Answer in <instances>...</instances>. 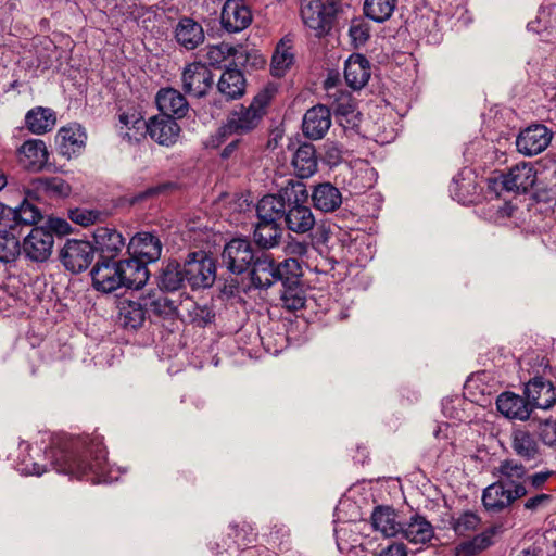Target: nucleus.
<instances>
[{
	"instance_id": "49",
	"label": "nucleus",
	"mask_w": 556,
	"mask_h": 556,
	"mask_svg": "<svg viewBox=\"0 0 556 556\" xmlns=\"http://www.w3.org/2000/svg\"><path fill=\"white\" fill-rule=\"evenodd\" d=\"M282 230L277 223L258 220L253 232L254 242L262 249L278 245Z\"/></svg>"
},
{
	"instance_id": "42",
	"label": "nucleus",
	"mask_w": 556,
	"mask_h": 556,
	"mask_svg": "<svg viewBox=\"0 0 556 556\" xmlns=\"http://www.w3.org/2000/svg\"><path fill=\"white\" fill-rule=\"evenodd\" d=\"M503 532L502 525H495L456 547V556H476L492 545V538Z\"/></svg>"
},
{
	"instance_id": "13",
	"label": "nucleus",
	"mask_w": 556,
	"mask_h": 556,
	"mask_svg": "<svg viewBox=\"0 0 556 556\" xmlns=\"http://www.w3.org/2000/svg\"><path fill=\"white\" fill-rule=\"evenodd\" d=\"M72 188L62 177H40L30 180L27 186V197L36 198L37 202L67 198Z\"/></svg>"
},
{
	"instance_id": "17",
	"label": "nucleus",
	"mask_w": 556,
	"mask_h": 556,
	"mask_svg": "<svg viewBox=\"0 0 556 556\" xmlns=\"http://www.w3.org/2000/svg\"><path fill=\"white\" fill-rule=\"evenodd\" d=\"M252 13L243 0H226L224 3L220 23L228 33H239L250 26Z\"/></svg>"
},
{
	"instance_id": "7",
	"label": "nucleus",
	"mask_w": 556,
	"mask_h": 556,
	"mask_svg": "<svg viewBox=\"0 0 556 556\" xmlns=\"http://www.w3.org/2000/svg\"><path fill=\"white\" fill-rule=\"evenodd\" d=\"M528 489L522 485L507 488L495 481L482 492V504L488 513L498 514L508 509L517 500L526 496Z\"/></svg>"
},
{
	"instance_id": "15",
	"label": "nucleus",
	"mask_w": 556,
	"mask_h": 556,
	"mask_svg": "<svg viewBox=\"0 0 556 556\" xmlns=\"http://www.w3.org/2000/svg\"><path fill=\"white\" fill-rule=\"evenodd\" d=\"M333 10L328 9L320 0H302L301 17L306 27L320 37L331 25Z\"/></svg>"
},
{
	"instance_id": "30",
	"label": "nucleus",
	"mask_w": 556,
	"mask_h": 556,
	"mask_svg": "<svg viewBox=\"0 0 556 556\" xmlns=\"http://www.w3.org/2000/svg\"><path fill=\"white\" fill-rule=\"evenodd\" d=\"M283 187L277 194L264 195L257 203L256 213L258 220L277 223L283 219L288 206Z\"/></svg>"
},
{
	"instance_id": "47",
	"label": "nucleus",
	"mask_w": 556,
	"mask_h": 556,
	"mask_svg": "<svg viewBox=\"0 0 556 556\" xmlns=\"http://www.w3.org/2000/svg\"><path fill=\"white\" fill-rule=\"evenodd\" d=\"M186 281L184 265L172 261L168 262L160 271L157 277L159 289L167 292H174L180 289Z\"/></svg>"
},
{
	"instance_id": "3",
	"label": "nucleus",
	"mask_w": 556,
	"mask_h": 556,
	"mask_svg": "<svg viewBox=\"0 0 556 556\" xmlns=\"http://www.w3.org/2000/svg\"><path fill=\"white\" fill-rule=\"evenodd\" d=\"M271 98L273 92L264 89L253 98L249 106L241 105L232 110L226 124L219 128L220 135H244L255 129L266 114Z\"/></svg>"
},
{
	"instance_id": "52",
	"label": "nucleus",
	"mask_w": 556,
	"mask_h": 556,
	"mask_svg": "<svg viewBox=\"0 0 556 556\" xmlns=\"http://www.w3.org/2000/svg\"><path fill=\"white\" fill-rule=\"evenodd\" d=\"M450 191L455 200L466 203L470 201L469 195L476 192V185L470 178L465 177V172H462L453 178Z\"/></svg>"
},
{
	"instance_id": "57",
	"label": "nucleus",
	"mask_w": 556,
	"mask_h": 556,
	"mask_svg": "<svg viewBox=\"0 0 556 556\" xmlns=\"http://www.w3.org/2000/svg\"><path fill=\"white\" fill-rule=\"evenodd\" d=\"M350 37L355 46H363L369 39V26L363 21H353L350 29Z\"/></svg>"
},
{
	"instance_id": "19",
	"label": "nucleus",
	"mask_w": 556,
	"mask_h": 556,
	"mask_svg": "<svg viewBox=\"0 0 556 556\" xmlns=\"http://www.w3.org/2000/svg\"><path fill=\"white\" fill-rule=\"evenodd\" d=\"M144 131L159 144L169 147L177 142L180 126L175 118L160 114L147 122Z\"/></svg>"
},
{
	"instance_id": "8",
	"label": "nucleus",
	"mask_w": 556,
	"mask_h": 556,
	"mask_svg": "<svg viewBox=\"0 0 556 556\" xmlns=\"http://www.w3.org/2000/svg\"><path fill=\"white\" fill-rule=\"evenodd\" d=\"M326 101L329 110H332L339 123L346 127L348 125L354 126L357 119V112L353 102L351 93L339 88L334 80L331 78L325 81Z\"/></svg>"
},
{
	"instance_id": "44",
	"label": "nucleus",
	"mask_w": 556,
	"mask_h": 556,
	"mask_svg": "<svg viewBox=\"0 0 556 556\" xmlns=\"http://www.w3.org/2000/svg\"><path fill=\"white\" fill-rule=\"evenodd\" d=\"M497 409L507 418L525 420L530 410L525 400L514 393H502L496 401Z\"/></svg>"
},
{
	"instance_id": "28",
	"label": "nucleus",
	"mask_w": 556,
	"mask_h": 556,
	"mask_svg": "<svg viewBox=\"0 0 556 556\" xmlns=\"http://www.w3.org/2000/svg\"><path fill=\"white\" fill-rule=\"evenodd\" d=\"M371 76L370 62L362 54H352L345 62L344 77L354 90L365 87Z\"/></svg>"
},
{
	"instance_id": "12",
	"label": "nucleus",
	"mask_w": 556,
	"mask_h": 556,
	"mask_svg": "<svg viewBox=\"0 0 556 556\" xmlns=\"http://www.w3.org/2000/svg\"><path fill=\"white\" fill-rule=\"evenodd\" d=\"M54 244V237L50 230L42 227H35L24 238L21 253L33 262H45L51 253Z\"/></svg>"
},
{
	"instance_id": "33",
	"label": "nucleus",
	"mask_w": 556,
	"mask_h": 556,
	"mask_svg": "<svg viewBox=\"0 0 556 556\" xmlns=\"http://www.w3.org/2000/svg\"><path fill=\"white\" fill-rule=\"evenodd\" d=\"M511 448L517 456L527 462L535 460L541 456V448L535 435L525 428L513 431Z\"/></svg>"
},
{
	"instance_id": "64",
	"label": "nucleus",
	"mask_w": 556,
	"mask_h": 556,
	"mask_svg": "<svg viewBox=\"0 0 556 556\" xmlns=\"http://www.w3.org/2000/svg\"><path fill=\"white\" fill-rule=\"evenodd\" d=\"M50 226L53 230L60 233H66L71 229L70 224L66 220L55 218L50 220Z\"/></svg>"
},
{
	"instance_id": "39",
	"label": "nucleus",
	"mask_w": 556,
	"mask_h": 556,
	"mask_svg": "<svg viewBox=\"0 0 556 556\" xmlns=\"http://www.w3.org/2000/svg\"><path fill=\"white\" fill-rule=\"evenodd\" d=\"M147 317L141 295L136 300L124 299L118 304V320L125 328L141 327Z\"/></svg>"
},
{
	"instance_id": "32",
	"label": "nucleus",
	"mask_w": 556,
	"mask_h": 556,
	"mask_svg": "<svg viewBox=\"0 0 556 556\" xmlns=\"http://www.w3.org/2000/svg\"><path fill=\"white\" fill-rule=\"evenodd\" d=\"M492 475L497 478V482L507 488L522 485L525 489H528L525 484L527 468L516 459L502 460L498 466L493 468Z\"/></svg>"
},
{
	"instance_id": "22",
	"label": "nucleus",
	"mask_w": 556,
	"mask_h": 556,
	"mask_svg": "<svg viewBox=\"0 0 556 556\" xmlns=\"http://www.w3.org/2000/svg\"><path fill=\"white\" fill-rule=\"evenodd\" d=\"M331 126V114L327 105L319 104L307 110L303 117V134L313 140L321 139Z\"/></svg>"
},
{
	"instance_id": "26",
	"label": "nucleus",
	"mask_w": 556,
	"mask_h": 556,
	"mask_svg": "<svg viewBox=\"0 0 556 556\" xmlns=\"http://www.w3.org/2000/svg\"><path fill=\"white\" fill-rule=\"evenodd\" d=\"M554 353L555 364L553 366L545 356L533 352L522 358L521 366L523 364L528 366L529 378L527 382H553V379L556 380V345Z\"/></svg>"
},
{
	"instance_id": "51",
	"label": "nucleus",
	"mask_w": 556,
	"mask_h": 556,
	"mask_svg": "<svg viewBox=\"0 0 556 556\" xmlns=\"http://www.w3.org/2000/svg\"><path fill=\"white\" fill-rule=\"evenodd\" d=\"M118 112V121L122 128L135 130L136 134L143 135L147 122L138 106L128 105L125 109L121 106Z\"/></svg>"
},
{
	"instance_id": "45",
	"label": "nucleus",
	"mask_w": 556,
	"mask_h": 556,
	"mask_svg": "<svg viewBox=\"0 0 556 556\" xmlns=\"http://www.w3.org/2000/svg\"><path fill=\"white\" fill-rule=\"evenodd\" d=\"M401 533L412 543L425 544L432 539L433 528L424 517L415 515L408 523L403 525Z\"/></svg>"
},
{
	"instance_id": "18",
	"label": "nucleus",
	"mask_w": 556,
	"mask_h": 556,
	"mask_svg": "<svg viewBox=\"0 0 556 556\" xmlns=\"http://www.w3.org/2000/svg\"><path fill=\"white\" fill-rule=\"evenodd\" d=\"M101 258L91 270L93 287L104 293H111L122 287L118 262Z\"/></svg>"
},
{
	"instance_id": "58",
	"label": "nucleus",
	"mask_w": 556,
	"mask_h": 556,
	"mask_svg": "<svg viewBox=\"0 0 556 556\" xmlns=\"http://www.w3.org/2000/svg\"><path fill=\"white\" fill-rule=\"evenodd\" d=\"M99 213L86 208H75L70 211V218L77 225L89 226L96 223Z\"/></svg>"
},
{
	"instance_id": "40",
	"label": "nucleus",
	"mask_w": 556,
	"mask_h": 556,
	"mask_svg": "<svg viewBox=\"0 0 556 556\" xmlns=\"http://www.w3.org/2000/svg\"><path fill=\"white\" fill-rule=\"evenodd\" d=\"M21 231H17L11 224L3 219L0 222V262H13L21 254Z\"/></svg>"
},
{
	"instance_id": "11",
	"label": "nucleus",
	"mask_w": 556,
	"mask_h": 556,
	"mask_svg": "<svg viewBox=\"0 0 556 556\" xmlns=\"http://www.w3.org/2000/svg\"><path fill=\"white\" fill-rule=\"evenodd\" d=\"M182 90L195 98L204 97L213 86V75L202 62H193L185 66L181 73Z\"/></svg>"
},
{
	"instance_id": "27",
	"label": "nucleus",
	"mask_w": 556,
	"mask_h": 556,
	"mask_svg": "<svg viewBox=\"0 0 556 556\" xmlns=\"http://www.w3.org/2000/svg\"><path fill=\"white\" fill-rule=\"evenodd\" d=\"M144 261L131 255L130 258L118 262L122 287L140 289L149 279V270Z\"/></svg>"
},
{
	"instance_id": "48",
	"label": "nucleus",
	"mask_w": 556,
	"mask_h": 556,
	"mask_svg": "<svg viewBox=\"0 0 556 556\" xmlns=\"http://www.w3.org/2000/svg\"><path fill=\"white\" fill-rule=\"evenodd\" d=\"M525 393L529 402L538 408L548 409L556 402L554 384H525Z\"/></svg>"
},
{
	"instance_id": "56",
	"label": "nucleus",
	"mask_w": 556,
	"mask_h": 556,
	"mask_svg": "<svg viewBox=\"0 0 556 556\" xmlns=\"http://www.w3.org/2000/svg\"><path fill=\"white\" fill-rule=\"evenodd\" d=\"M283 252L289 257L287 260L298 261L308 252V244L305 241H300L293 237H289L283 247Z\"/></svg>"
},
{
	"instance_id": "23",
	"label": "nucleus",
	"mask_w": 556,
	"mask_h": 556,
	"mask_svg": "<svg viewBox=\"0 0 556 556\" xmlns=\"http://www.w3.org/2000/svg\"><path fill=\"white\" fill-rule=\"evenodd\" d=\"M302 276V268L299 264L296 273H289L283 276L280 300L281 304L288 311H298L304 307L306 296L305 292L300 283V277Z\"/></svg>"
},
{
	"instance_id": "9",
	"label": "nucleus",
	"mask_w": 556,
	"mask_h": 556,
	"mask_svg": "<svg viewBox=\"0 0 556 556\" xmlns=\"http://www.w3.org/2000/svg\"><path fill=\"white\" fill-rule=\"evenodd\" d=\"M62 265L74 274L86 270L94 258L93 245L85 240L68 239L59 254Z\"/></svg>"
},
{
	"instance_id": "31",
	"label": "nucleus",
	"mask_w": 556,
	"mask_h": 556,
	"mask_svg": "<svg viewBox=\"0 0 556 556\" xmlns=\"http://www.w3.org/2000/svg\"><path fill=\"white\" fill-rule=\"evenodd\" d=\"M86 139L87 135L80 125L71 124L62 127L58 132L59 151L71 159L85 147Z\"/></svg>"
},
{
	"instance_id": "14",
	"label": "nucleus",
	"mask_w": 556,
	"mask_h": 556,
	"mask_svg": "<svg viewBox=\"0 0 556 556\" xmlns=\"http://www.w3.org/2000/svg\"><path fill=\"white\" fill-rule=\"evenodd\" d=\"M553 132L543 124H534L518 135L516 147L518 152L526 156H533L543 152L551 143Z\"/></svg>"
},
{
	"instance_id": "41",
	"label": "nucleus",
	"mask_w": 556,
	"mask_h": 556,
	"mask_svg": "<svg viewBox=\"0 0 556 556\" xmlns=\"http://www.w3.org/2000/svg\"><path fill=\"white\" fill-rule=\"evenodd\" d=\"M217 89L227 100L241 98L245 91V78L242 72L238 68L224 71L218 79Z\"/></svg>"
},
{
	"instance_id": "25",
	"label": "nucleus",
	"mask_w": 556,
	"mask_h": 556,
	"mask_svg": "<svg viewBox=\"0 0 556 556\" xmlns=\"http://www.w3.org/2000/svg\"><path fill=\"white\" fill-rule=\"evenodd\" d=\"M94 251L101 258H114L125 247V239L114 228L98 227L93 232Z\"/></svg>"
},
{
	"instance_id": "55",
	"label": "nucleus",
	"mask_w": 556,
	"mask_h": 556,
	"mask_svg": "<svg viewBox=\"0 0 556 556\" xmlns=\"http://www.w3.org/2000/svg\"><path fill=\"white\" fill-rule=\"evenodd\" d=\"M538 435L547 446H556V418L541 420L538 425Z\"/></svg>"
},
{
	"instance_id": "29",
	"label": "nucleus",
	"mask_w": 556,
	"mask_h": 556,
	"mask_svg": "<svg viewBox=\"0 0 556 556\" xmlns=\"http://www.w3.org/2000/svg\"><path fill=\"white\" fill-rule=\"evenodd\" d=\"M159 110L162 115L181 118L189 111V104L186 98L174 88H162L155 98Z\"/></svg>"
},
{
	"instance_id": "4",
	"label": "nucleus",
	"mask_w": 556,
	"mask_h": 556,
	"mask_svg": "<svg viewBox=\"0 0 556 556\" xmlns=\"http://www.w3.org/2000/svg\"><path fill=\"white\" fill-rule=\"evenodd\" d=\"M251 281L256 288L267 289L277 281H282L283 276L289 273H296L299 262L294 260H285L275 264L274 258L266 252H257L251 266Z\"/></svg>"
},
{
	"instance_id": "24",
	"label": "nucleus",
	"mask_w": 556,
	"mask_h": 556,
	"mask_svg": "<svg viewBox=\"0 0 556 556\" xmlns=\"http://www.w3.org/2000/svg\"><path fill=\"white\" fill-rule=\"evenodd\" d=\"M129 254L152 263L160 258L162 252V243L157 237L150 232H139L134 236L127 248Z\"/></svg>"
},
{
	"instance_id": "60",
	"label": "nucleus",
	"mask_w": 556,
	"mask_h": 556,
	"mask_svg": "<svg viewBox=\"0 0 556 556\" xmlns=\"http://www.w3.org/2000/svg\"><path fill=\"white\" fill-rule=\"evenodd\" d=\"M230 527L235 533L233 542L238 545V547L244 546L252 542V536H254V534L252 532V528L249 525H243L240 529L239 525H231Z\"/></svg>"
},
{
	"instance_id": "35",
	"label": "nucleus",
	"mask_w": 556,
	"mask_h": 556,
	"mask_svg": "<svg viewBox=\"0 0 556 556\" xmlns=\"http://www.w3.org/2000/svg\"><path fill=\"white\" fill-rule=\"evenodd\" d=\"M312 201L316 210L331 213L341 206L342 194L332 184L323 182L314 187Z\"/></svg>"
},
{
	"instance_id": "10",
	"label": "nucleus",
	"mask_w": 556,
	"mask_h": 556,
	"mask_svg": "<svg viewBox=\"0 0 556 556\" xmlns=\"http://www.w3.org/2000/svg\"><path fill=\"white\" fill-rule=\"evenodd\" d=\"M256 254L250 241L232 239L223 250L222 263L230 273L239 275L250 268Z\"/></svg>"
},
{
	"instance_id": "36",
	"label": "nucleus",
	"mask_w": 556,
	"mask_h": 556,
	"mask_svg": "<svg viewBox=\"0 0 556 556\" xmlns=\"http://www.w3.org/2000/svg\"><path fill=\"white\" fill-rule=\"evenodd\" d=\"M371 525L386 538H393L401 533L403 523L397 513L391 507H377L371 514Z\"/></svg>"
},
{
	"instance_id": "20",
	"label": "nucleus",
	"mask_w": 556,
	"mask_h": 556,
	"mask_svg": "<svg viewBox=\"0 0 556 556\" xmlns=\"http://www.w3.org/2000/svg\"><path fill=\"white\" fill-rule=\"evenodd\" d=\"M536 180V170L533 164L521 162L513 166L502 176V185L505 190L525 193L530 190Z\"/></svg>"
},
{
	"instance_id": "43",
	"label": "nucleus",
	"mask_w": 556,
	"mask_h": 556,
	"mask_svg": "<svg viewBox=\"0 0 556 556\" xmlns=\"http://www.w3.org/2000/svg\"><path fill=\"white\" fill-rule=\"evenodd\" d=\"M55 122V113L49 108H34L25 116L26 127L29 131L37 135L52 130Z\"/></svg>"
},
{
	"instance_id": "21",
	"label": "nucleus",
	"mask_w": 556,
	"mask_h": 556,
	"mask_svg": "<svg viewBox=\"0 0 556 556\" xmlns=\"http://www.w3.org/2000/svg\"><path fill=\"white\" fill-rule=\"evenodd\" d=\"M17 154L21 165L31 172L42 170L49 160L47 146L40 139L26 140L18 148Z\"/></svg>"
},
{
	"instance_id": "59",
	"label": "nucleus",
	"mask_w": 556,
	"mask_h": 556,
	"mask_svg": "<svg viewBox=\"0 0 556 556\" xmlns=\"http://www.w3.org/2000/svg\"><path fill=\"white\" fill-rule=\"evenodd\" d=\"M552 476L553 471L551 470L539 471L532 475L527 473V478H525V484L528 488L529 493L531 490H541Z\"/></svg>"
},
{
	"instance_id": "37",
	"label": "nucleus",
	"mask_w": 556,
	"mask_h": 556,
	"mask_svg": "<svg viewBox=\"0 0 556 556\" xmlns=\"http://www.w3.org/2000/svg\"><path fill=\"white\" fill-rule=\"evenodd\" d=\"M291 164L299 178L313 176L318 167L315 147L312 143L300 144L293 153Z\"/></svg>"
},
{
	"instance_id": "34",
	"label": "nucleus",
	"mask_w": 556,
	"mask_h": 556,
	"mask_svg": "<svg viewBox=\"0 0 556 556\" xmlns=\"http://www.w3.org/2000/svg\"><path fill=\"white\" fill-rule=\"evenodd\" d=\"M177 42L187 50H193L204 41V30L201 24L190 17L179 20L175 28Z\"/></svg>"
},
{
	"instance_id": "5",
	"label": "nucleus",
	"mask_w": 556,
	"mask_h": 556,
	"mask_svg": "<svg viewBox=\"0 0 556 556\" xmlns=\"http://www.w3.org/2000/svg\"><path fill=\"white\" fill-rule=\"evenodd\" d=\"M180 298L181 295H178L177 299H174L161 289L141 294L143 307L149 318L170 319L178 316L179 306H182L184 303L188 306V309L195 306V303L189 296H186L184 301H178Z\"/></svg>"
},
{
	"instance_id": "50",
	"label": "nucleus",
	"mask_w": 556,
	"mask_h": 556,
	"mask_svg": "<svg viewBox=\"0 0 556 556\" xmlns=\"http://www.w3.org/2000/svg\"><path fill=\"white\" fill-rule=\"evenodd\" d=\"M396 7V0H365L364 14L377 23L388 21Z\"/></svg>"
},
{
	"instance_id": "63",
	"label": "nucleus",
	"mask_w": 556,
	"mask_h": 556,
	"mask_svg": "<svg viewBox=\"0 0 556 556\" xmlns=\"http://www.w3.org/2000/svg\"><path fill=\"white\" fill-rule=\"evenodd\" d=\"M240 556H273V554L264 546L244 548Z\"/></svg>"
},
{
	"instance_id": "62",
	"label": "nucleus",
	"mask_w": 556,
	"mask_h": 556,
	"mask_svg": "<svg viewBox=\"0 0 556 556\" xmlns=\"http://www.w3.org/2000/svg\"><path fill=\"white\" fill-rule=\"evenodd\" d=\"M379 556H407L406 546L403 543H393L382 549Z\"/></svg>"
},
{
	"instance_id": "46",
	"label": "nucleus",
	"mask_w": 556,
	"mask_h": 556,
	"mask_svg": "<svg viewBox=\"0 0 556 556\" xmlns=\"http://www.w3.org/2000/svg\"><path fill=\"white\" fill-rule=\"evenodd\" d=\"M292 40L283 37L276 47L271 58L270 72L275 77H282L294 62V54L291 51Z\"/></svg>"
},
{
	"instance_id": "2",
	"label": "nucleus",
	"mask_w": 556,
	"mask_h": 556,
	"mask_svg": "<svg viewBox=\"0 0 556 556\" xmlns=\"http://www.w3.org/2000/svg\"><path fill=\"white\" fill-rule=\"evenodd\" d=\"M287 195V210L283 222L288 230L295 233H306L315 226V216L305 203L308 198L306 187L301 181L289 180L283 187Z\"/></svg>"
},
{
	"instance_id": "16",
	"label": "nucleus",
	"mask_w": 556,
	"mask_h": 556,
	"mask_svg": "<svg viewBox=\"0 0 556 556\" xmlns=\"http://www.w3.org/2000/svg\"><path fill=\"white\" fill-rule=\"evenodd\" d=\"M24 193L25 198L17 207L12 208L5 205V213H3V220L21 233L24 227L35 225L42 218L41 210L34 203L37 199L27 197V187Z\"/></svg>"
},
{
	"instance_id": "38",
	"label": "nucleus",
	"mask_w": 556,
	"mask_h": 556,
	"mask_svg": "<svg viewBox=\"0 0 556 556\" xmlns=\"http://www.w3.org/2000/svg\"><path fill=\"white\" fill-rule=\"evenodd\" d=\"M41 447L33 446L28 443L22 442L20 444V456L16 464L17 470L22 475L41 476L47 471V464H40L39 458L41 455Z\"/></svg>"
},
{
	"instance_id": "53",
	"label": "nucleus",
	"mask_w": 556,
	"mask_h": 556,
	"mask_svg": "<svg viewBox=\"0 0 556 556\" xmlns=\"http://www.w3.org/2000/svg\"><path fill=\"white\" fill-rule=\"evenodd\" d=\"M481 518L473 511H464L452 522V528L458 535H467L477 530Z\"/></svg>"
},
{
	"instance_id": "54",
	"label": "nucleus",
	"mask_w": 556,
	"mask_h": 556,
	"mask_svg": "<svg viewBox=\"0 0 556 556\" xmlns=\"http://www.w3.org/2000/svg\"><path fill=\"white\" fill-rule=\"evenodd\" d=\"M237 49L228 43L207 47L206 60L211 66L220 65L228 56L235 55Z\"/></svg>"
},
{
	"instance_id": "6",
	"label": "nucleus",
	"mask_w": 556,
	"mask_h": 556,
	"mask_svg": "<svg viewBox=\"0 0 556 556\" xmlns=\"http://www.w3.org/2000/svg\"><path fill=\"white\" fill-rule=\"evenodd\" d=\"M186 281L192 289L208 288L216 278V265L213 258L203 252L188 255L184 263Z\"/></svg>"
},
{
	"instance_id": "61",
	"label": "nucleus",
	"mask_w": 556,
	"mask_h": 556,
	"mask_svg": "<svg viewBox=\"0 0 556 556\" xmlns=\"http://www.w3.org/2000/svg\"><path fill=\"white\" fill-rule=\"evenodd\" d=\"M552 501L549 494L541 493L532 497H529L525 503L523 507L530 511H536L539 508L546 506Z\"/></svg>"
},
{
	"instance_id": "1",
	"label": "nucleus",
	"mask_w": 556,
	"mask_h": 556,
	"mask_svg": "<svg viewBox=\"0 0 556 556\" xmlns=\"http://www.w3.org/2000/svg\"><path fill=\"white\" fill-rule=\"evenodd\" d=\"M50 445L43 451V457L58 473L66 475L91 483H110L106 451L99 435H68L65 433L47 434Z\"/></svg>"
}]
</instances>
